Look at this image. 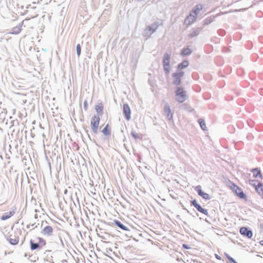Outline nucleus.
<instances>
[{"instance_id": "obj_49", "label": "nucleus", "mask_w": 263, "mask_h": 263, "mask_svg": "<svg viewBox=\"0 0 263 263\" xmlns=\"http://www.w3.org/2000/svg\"><path fill=\"white\" fill-rule=\"evenodd\" d=\"M8 151H9V152H11V151H10V148H8Z\"/></svg>"}, {"instance_id": "obj_15", "label": "nucleus", "mask_w": 263, "mask_h": 263, "mask_svg": "<svg viewBox=\"0 0 263 263\" xmlns=\"http://www.w3.org/2000/svg\"><path fill=\"white\" fill-rule=\"evenodd\" d=\"M234 192L239 198L243 199H247L246 195L243 193V192L242 191V189L240 187H239L238 188H236V190Z\"/></svg>"}, {"instance_id": "obj_1", "label": "nucleus", "mask_w": 263, "mask_h": 263, "mask_svg": "<svg viewBox=\"0 0 263 263\" xmlns=\"http://www.w3.org/2000/svg\"><path fill=\"white\" fill-rule=\"evenodd\" d=\"M30 249L32 251L41 250L46 244V240L41 237H36L35 240H30Z\"/></svg>"}, {"instance_id": "obj_31", "label": "nucleus", "mask_w": 263, "mask_h": 263, "mask_svg": "<svg viewBox=\"0 0 263 263\" xmlns=\"http://www.w3.org/2000/svg\"><path fill=\"white\" fill-rule=\"evenodd\" d=\"M130 135L135 140H137L140 138L139 134L134 130L132 131Z\"/></svg>"}, {"instance_id": "obj_50", "label": "nucleus", "mask_w": 263, "mask_h": 263, "mask_svg": "<svg viewBox=\"0 0 263 263\" xmlns=\"http://www.w3.org/2000/svg\"><path fill=\"white\" fill-rule=\"evenodd\" d=\"M100 237H101L103 239H105V238L104 237H102V236H100Z\"/></svg>"}, {"instance_id": "obj_20", "label": "nucleus", "mask_w": 263, "mask_h": 263, "mask_svg": "<svg viewBox=\"0 0 263 263\" xmlns=\"http://www.w3.org/2000/svg\"><path fill=\"white\" fill-rule=\"evenodd\" d=\"M159 26L157 22H154L153 24H152L151 25L147 26L146 27L147 31H150L154 33L155 32L156 29H157L158 27Z\"/></svg>"}, {"instance_id": "obj_12", "label": "nucleus", "mask_w": 263, "mask_h": 263, "mask_svg": "<svg viewBox=\"0 0 263 263\" xmlns=\"http://www.w3.org/2000/svg\"><path fill=\"white\" fill-rule=\"evenodd\" d=\"M172 77L173 78V84L174 85L178 86L181 83V78L179 77L177 74L175 73H173L172 74Z\"/></svg>"}, {"instance_id": "obj_35", "label": "nucleus", "mask_w": 263, "mask_h": 263, "mask_svg": "<svg viewBox=\"0 0 263 263\" xmlns=\"http://www.w3.org/2000/svg\"><path fill=\"white\" fill-rule=\"evenodd\" d=\"M176 74H177L179 77H180L181 78V77L184 74V71H182L181 70H178V72H175Z\"/></svg>"}, {"instance_id": "obj_48", "label": "nucleus", "mask_w": 263, "mask_h": 263, "mask_svg": "<svg viewBox=\"0 0 263 263\" xmlns=\"http://www.w3.org/2000/svg\"><path fill=\"white\" fill-rule=\"evenodd\" d=\"M193 110H194L193 109H192L191 110H190V111L191 112V111H192Z\"/></svg>"}, {"instance_id": "obj_46", "label": "nucleus", "mask_w": 263, "mask_h": 263, "mask_svg": "<svg viewBox=\"0 0 263 263\" xmlns=\"http://www.w3.org/2000/svg\"><path fill=\"white\" fill-rule=\"evenodd\" d=\"M0 158H1V159H3V157H2V155H0Z\"/></svg>"}, {"instance_id": "obj_4", "label": "nucleus", "mask_w": 263, "mask_h": 263, "mask_svg": "<svg viewBox=\"0 0 263 263\" xmlns=\"http://www.w3.org/2000/svg\"><path fill=\"white\" fill-rule=\"evenodd\" d=\"M100 120V119L99 116H94L91 119V127L94 134H97L98 133Z\"/></svg>"}, {"instance_id": "obj_5", "label": "nucleus", "mask_w": 263, "mask_h": 263, "mask_svg": "<svg viewBox=\"0 0 263 263\" xmlns=\"http://www.w3.org/2000/svg\"><path fill=\"white\" fill-rule=\"evenodd\" d=\"M191 204L194 206L198 211L205 215H208V210L205 209L203 208L199 203H197V201L194 199L191 201Z\"/></svg>"}, {"instance_id": "obj_42", "label": "nucleus", "mask_w": 263, "mask_h": 263, "mask_svg": "<svg viewBox=\"0 0 263 263\" xmlns=\"http://www.w3.org/2000/svg\"><path fill=\"white\" fill-rule=\"evenodd\" d=\"M216 257L217 259H218L219 260L221 259V257L218 255H216Z\"/></svg>"}, {"instance_id": "obj_19", "label": "nucleus", "mask_w": 263, "mask_h": 263, "mask_svg": "<svg viewBox=\"0 0 263 263\" xmlns=\"http://www.w3.org/2000/svg\"><path fill=\"white\" fill-rule=\"evenodd\" d=\"M189 65V62L187 60H184L177 65V70H180L187 67Z\"/></svg>"}, {"instance_id": "obj_40", "label": "nucleus", "mask_w": 263, "mask_h": 263, "mask_svg": "<svg viewBox=\"0 0 263 263\" xmlns=\"http://www.w3.org/2000/svg\"><path fill=\"white\" fill-rule=\"evenodd\" d=\"M240 10H238V9H235V10H231L229 12H224V13L226 14V13H228L229 12H238V11H239Z\"/></svg>"}, {"instance_id": "obj_16", "label": "nucleus", "mask_w": 263, "mask_h": 263, "mask_svg": "<svg viewBox=\"0 0 263 263\" xmlns=\"http://www.w3.org/2000/svg\"><path fill=\"white\" fill-rule=\"evenodd\" d=\"M251 172L253 174V177L254 178H262V174L261 171L259 168H254L251 170Z\"/></svg>"}, {"instance_id": "obj_44", "label": "nucleus", "mask_w": 263, "mask_h": 263, "mask_svg": "<svg viewBox=\"0 0 263 263\" xmlns=\"http://www.w3.org/2000/svg\"><path fill=\"white\" fill-rule=\"evenodd\" d=\"M260 228L261 229H263V224H261L260 225Z\"/></svg>"}, {"instance_id": "obj_7", "label": "nucleus", "mask_w": 263, "mask_h": 263, "mask_svg": "<svg viewBox=\"0 0 263 263\" xmlns=\"http://www.w3.org/2000/svg\"><path fill=\"white\" fill-rule=\"evenodd\" d=\"M239 232L241 235L246 236L249 238H251L253 236L252 231L246 227L241 228Z\"/></svg>"}, {"instance_id": "obj_21", "label": "nucleus", "mask_w": 263, "mask_h": 263, "mask_svg": "<svg viewBox=\"0 0 263 263\" xmlns=\"http://www.w3.org/2000/svg\"><path fill=\"white\" fill-rule=\"evenodd\" d=\"M65 234H66V232L64 231H62L58 233V237L60 240V245H61L62 248H64L65 247L63 237Z\"/></svg>"}, {"instance_id": "obj_33", "label": "nucleus", "mask_w": 263, "mask_h": 263, "mask_svg": "<svg viewBox=\"0 0 263 263\" xmlns=\"http://www.w3.org/2000/svg\"><path fill=\"white\" fill-rule=\"evenodd\" d=\"M224 255H226V256L227 257V258L229 259V261L233 262V263H237L235 260V259L231 257L228 254L226 253H224Z\"/></svg>"}, {"instance_id": "obj_36", "label": "nucleus", "mask_w": 263, "mask_h": 263, "mask_svg": "<svg viewBox=\"0 0 263 263\" xmlns=\"http://www.w3.org/2000/svg\"><path fill=\"white\" fill-rule=\"evenodd\" d=\"M255 182H257V180H249V184L256 187V186H257V185L255 184Z\"/></svg>"}, {"instance_id": "obj_52", "label": "nucleus", "mask_w": 263, "mask_h": 263, "mask_svg": "<svg viewBox=\"0 0 263 263\" xmlns=\"http://www.w3.org/2000/svg\"><path fill=\"white\" fill-rule=\"evenodd\" d=\"M36 227H37V226H35L34 228H36ZM33 229H34V228Z\"/></svg>"}, {"instance_id": "obj_10", "label": "nucleus", "mask_w": 263, "mask_h": 263, "mask_svg": "<svg viewBox=\"0 0 263 263\" xmlns=\"http://www.w3.org/2000/svg\"><path fill=\"white\" fill-rule=\"evenodd\" d=\"M53 232V229L51 226H48L45 227L41 231V233L43 235L51 236Z\"/></svg>"}, {"instance_id": "obj_18", "label": "nucleus", "mask_w": 263, "mask_h": 263, "mask_svg": "<svg viewBox=\"0 0 263 263\" xmlns=\"http://www.w3.org/2000/svg\"><path fill=\"white\" fill-rule=\"evenodd\" d=\"M202 28H199L197 29L193 28L192 32L189 34V36L191 38H193L198 36Z\"/></svg>"}, {"instance_id": "obj_14", "label": "nucleus", "mask_w": 263, "mask_h": 263, "mask_svg": "<svg viewBox=\"0 0 263 263\" xmlns=\"http://www.w3.org/2000/svg\"><path fill=\"white\" fill-rule=\"evenodd\" d=\"M114 223L120 230L123 231H129V229L119 220H115Z\"/></svg>"}, {"instance_id": "obj_23", "label": "nucleus", "mask_w": 263, "mask_h": 263, "mask_svg": "<svg viewBox=\"0 0 263 263\" xmlns=\"http://www.w3.org/2000/svg\"><path fill=\"white\" fill-rule=\"evenodd\" d=\"M192 52V50L190 48V46H187L186 48H183L181 52V55L187 56L190 55Z\"/></svg>"}, {"instance_id": "obj_9", "label": "nucleus", "mask_w": 263, "mask_h": 263, "mask_svg": "<svg viewBox=\"0 0 263 263\" xmlns=\"http://www.w3.org/2000/svg\"><path fill=\"white\" fill-rule=\"evenodd\" d=\"M196 16L190 13V14L185 18L184 24L186 25H190L193 24L196 20Z\"/></svg>"}, {"instance_id": "obj_32", "label": "nucleus", "mask_w": 263, "mask_h": 263, "mask_svg": "<svg viewBox=\"0 0 263 263\" xmlns=\"http://www.w3.org/2000/svg\"><path fill=\"white\" fill-rule=\"evenodd\" d=\"M77 54L78 57H80L81 53V46L80 44L77 45L76 46Z\"/></svg>"}, {"instance_id": "obj_29", "label": "nucleus", "mask_w": 263, "mask_h": 263, "mask_svg": "<svg viewBox=\"0 0 263 263\" xmlns=\"http://www.w3.org/2000/svg\"><path fill=\"white\" fill-rule=\"evenodd\" d=\"M199 196L202 197L203 199H204L205 200H208V199H210V195L208 194L203 192V191H202L199 194Z\"/></svg>"}, {"instance_id": "obj_17", "label": "nucleus", "mask_w": 263, "mask_h": 263, "mask_svg": "<svg viewBox=\"0 0 263 263\" xmlns=\"http://www.w3.org/2000/svg\"><path fill=\"white\" fill-rule=\"evenodd\" d=\"M23 22H22L21 24L17 25L14 27H13L10 31V33L13 34H18L22 30V26L23 25Z\"/></svg>"}, {"instance_id": "obj_6", "label": "nucleus", "mask_w": 263, "mask_h": 263, "mask_svg": "<svg viewBox=\"0 0 263 263\" xmlns=\"http://www.w3.org/2000/svg\"><path fill=\"white\" fill-rule=\"evenodd\" d=\"M123 114L126 120L129 121L131 118V110L127 104H124L123 106Z\"/></svg>"}, {"instance_id": "obj_37", "label": "nucleus", "mask_w": 263, "mask_h": 263, "mask_svg": "<svg viewBox=\"0 0 263 263\" xmlns=\"http://www.w3.org/2000/svg\"><path fill=\"white\" fill-rule=\"evenodd\" d=\"M231 184H232V185L231 186V188L234 192H235L236 190V188L239 187V186H238L237 185H236L235 184H234L233 183H231Z\"/></svg>"}, {"instance_id": "obj_39", "label": "nucleus", "mask_w": 263, "mask_h": 263, "mask_svg": "<svg viewBox=\"0 0 263 263\" xmlns=\"http://www.w3.org/2000/svg\"><path fill=\"white\" fill-rule=\"evenodd\" d=\"M218 33H219V34L221 35V36H223L225 34V32L224 30H218Z\"/></svg>"}, {"instance_id": "obj_25", "label": "nucleus", "mask_w": 263, "mask_h": 263, "mask_svg": "<svg viewBox=\"0 0 263 263\" xmlns=\"http://www.w3.org/2000/svg\"><path fill=\"white\" fill-rule=\"evenodd\" d=\"M108 124H107L102 129V132L105 136H110L111 135V130L109 128Z\"/></svg>"}, {"instance_id": "obj_27", "label": "nucleus", "mask_w": 263, "mask_h": 263, "mask_svg": "<svg viewBox=\"0 0 263 263\" xmlns=\"http://www.w3.org/2000/svg\"><path fill=\"white\" fill-rule=\"evenodd\" d=\"M198 123L200 124L201 128L202 130H205L206 129V127L204 119H203L202 118L199 119L198 120Z\"/></svg>"}, {"instance_id": "obj_8", "label": "nucleus", "mask_w": 263, "mask_h": 263, "mask_svg": "<svg viewBox=\"0 0 263 263\" xmlns=\"http://www.w3.org/2000/svg\"><path fill=\"white\" fill-rule=\"evenodd\" d=\"M164 114L166 115L167 119L168 120H173V114L171 111L170 106L167 103H166L164 106Z\"/></svg>"}, {"instance_id": "obj_47", "label": "nucleus", "mask_w": 263, "mask_h": 263, "mask_svg": "<svg viewBox=\"0 0 263 263\" xmlns=\"http://www.w3.org/2000/svg\"><path fill=\"white\" fill-rule=\"evenodd\" d=\"M34 225H35V223L32 224L31 225V227H33V226H34Z\"/></svg>"}, {"instance_id": "obj_22", "label": "nucleus", "mask_w": 263, "mask_h": 263, "mask_svg": "<svg viewBox=\"0 0 263 263\" xmlns=\"http://www.w3.org/2000/svg\"><path fill=\"white\" fill-rule=\"evenodd\" d=\"M256 191L263 198V184L258 182L255 188Z\"/></svg>"}, {"instance_id": "obj_26", "label": "nucleus", "mask_w": 263, "mask_h": 263, "mask_svg": "<svg viewBox=\"0 0 263 263\" xmlns=\"http://www.w3.org/2000/svg\"><path fill=\"white\" fill-rule=\"evenodd\" d=\"M8 240L11 245H15L18 243L19 238L18 237H15L14 238L10 237Z\"/></svg>"}, {"instance_id": "obj_34", "label": "nucleus", "mask_w": 263, "mask_h": 263, "mask_svg": "<svg viewBox=\"0 0 263 263\" xmlns=\"http://www.w3.org/2000/svg\"><path fill=\"white\" fill-rule=\"evenodd\" d=\"M195 191L198 193L199 195L202 191L201 190V187L200 185H197L195 187Z\"/></svg>"}, {"instance_id": "obj_3", "label": "nucleus", "mask_w": 263, "mask_h": 263, "mask_svg": "<svg viewBox=\"0 0 263 263\" xmlns=\"http://www.w3.org/2000/svg\"><path fill=\"white\" fill-rule=\"evenodd\" d=\"M171 54L167 52L164 53L163 57V70L165 73L167 75L170 73V60Z\"/></svg>"}, {"instance_id": "obj_45", "label": "nucleus", "mask_w": 263, "mask_h": 263, "mask_svg": "<svg viewBox=\"0 0 263 263\" xmlns=\"http://www.w3.org/2000/svg\"><path fill=\"white\" fill-rule=\"evenodd\" d=\"M30 6V5H28V6H27V8H29Z\"/></svg>"}, {"instance_id": "obj_2", "label": "nucleus", "mask_w": 263, "mask_h": 263, "mask_svg": "<svg viewBox=\"0 0 263 263\" xmlns=\"http://www.w3.org/2000/svg\"><path fill=\"white\" fill-rule=\"evenodd\" d=\"M175 93L176 97V100L178 103H182L186 100V95L185 91L182 87L177 86Z\"/></svg>"}, {"instance_id": "obj_38", "label": "nucleus", "mask_w": 263, "mask_h": 263, "mask_svg": "<svg viewBox=\"0 0 263 263\" xmlns=\"http://www.w3.org/2000/svg\"><path fill=\"white\" fill-rule=\"evenodd\" d=\"M87 105H88V104H87V101L86 100H85L84 102V104H83V107H84V109L85 110H87Z\"/></svg>"}, {"instance_id": "obj_24", "label": "nucleus", "mask_w": 263, "mask_h": 263, "mask_svg": "<svg viewBox=\"0 0 263 263\" xmlns=\"http://www.w3.org/2000/svg\"><path fill=\"white\" fill-rule=\"evenodd\" d=\"M95 109L99 115H102L103 114V105L102 103L96 105L95 107Z\"/></svg>"}, {"instance_id": "obj_13", "label": "nucleus", "mask_w": 263, "mask_h": 263, "mask_svg": "<svg viewBox=\"0 0 263 263\" xmlns=\"http://www.w3.org/2000/svg\"><path fill=\"white\" fill-rule=\"evenodd\" d=\"M15 213V210H13L9 212H7L4 213V215H3L1 217V219L3 221L6 220L9 218H10L11 217L13 216Z\"/></svg>"}, {"instance_id": "obj_30", "label": "nucleus", "mask_w": 263, "mask_h": 263, "mask_svg": "<svg viewBox=\"0 0 263 263\" xmlns=\"http://www.w3.org/2000/svg\"><path fill=\"white\" fill-rule=\"evenodd\" d=\"M213 21V18L212 17H209L206 18L204 20V25H208L211 23Z\"/></svg>"}, {"instance_id": "obj_11", "label": "nucleus", "mask_w": 263, "mask_h": 263, "mask_svg": "<svg viewBox=\"0 0 263 263\" xmlns=\"http://www.w3.org/2000/svg\"><path fill=\"white\" fill-rule=\"evenodd\" d=\"M203 8V7L202 4H197L192 8L191 12L197 16L199 12L202 10Z\"/></svg>"}, {"instance_id": "obj_51", "label": "nucleus", "mask_w": 263, "mask_h": 263, "mask_svg": "<svg viewBox=\"0 0 263 263\" xmlns=\"http://www.w3.org/2000/svg\"><path fill=\"white\" fill-rule=\"evenodd\" d=\"M30 225L28 226H27V228H30Z\"/></svg>"}, {"instance_id": "obj_43", "label": "nucleus", "mask_w": 263, "mask_h": 263, "mask_svg": "<svg viewBox=\"0 0 263 263\" xmlns=\"http://www.w3.org/2000/svg\"><path fill=\"white\" fill-rule=\"evenodd\" d=\"M260 244L263 246V240L260 241Z\"/></svg>"}, {"instance_id": "obj_28", "label": "nucleus", "mask_w": 263, "mask_h": 263, "mask_svg": "<svg viewBox=\"0 0 263 263\" xmlns=\"http://www.w3.org/2000/svg\"><path fill=\"white\" fill-rule=\"evenodd\" d=\"M153 33L150 31H147V28H146L143 32V36L146 37L147 39V38L149 37L150 36L153 34Z\"/></svg>"}, {"instance_id": "obj_41", "label": "nucleus", "mask_w": 263, "mask_h": 263, "mask_svg": "<svg viewBox=\"0 0 263 263\" xmlns=\"http://www.w3.org/2000/svg\"><path fill=\"white\" fill-rule=\"evenodd\" d=\"M182 247H183V248L186 249H190V247H188V246L187 245H186V244H183Z\"/></svg>"}]
</instances>
